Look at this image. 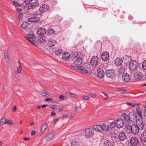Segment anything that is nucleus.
Masks as SVG:
<instances>
[{
  "instance_id": "obj_1",
  "label": "nucleus",
  "mask_w": 146,
  "mask_h": 146,
  "mask_svg": "<svg viewBox=\"0 0 146 146\" xmlns=\"http://www.w3.org/2000/svg\"><path fill=\"white\" fill-rule=\"evenodd\" d=\"M77 133H76L75 134L72 133V135L73 137L74 135L76 136H88L91 137L92 136L94 135V131L92 129L90 128H88L86 129L84 131L80 132L79 135H77Z\"/></svg>"
},
{
  "instance_id": "obj_2",
  "label": "nucleus",
  "mask_w": 146,
  "mask_h": 146,
  "mask_svg": "<svg viewBox=\"0 0 146 146\" xmlns=\"http://www.w3.org/2000/svg\"><path fill=\"white\" fill-rule=\"evenodd\" d=\"M33 0H25L24 5L28 7V9H33L36 7L38 5V3L37 1H35L30 3Z\"/></svg>"
},
{
  "instance_id": "obj_3",
  "label": "nucleus",
  "mask_w": 146,
  "mask_h": 146,
  "mask_svg": "<svg viewBox=\"0 0 146 146\" xmlns=\"http://www.w3.org/2000/svg\"><path fill=\"white\" fill-rule=\"evenodd\" d=\"M83 62V58L81 57H78L75 60L73 63H72L71 66L75 69H76L79 66V65L82 64Z\"/></svg>"
},
{
  "instance_id": "obj_4",
  "label": "nucleus",
  "mask_w": 146,
  "mask_h": 146,
  "mask_svg": "<svg viewBox=\"0 0 146 146\" xmlns=\"http://www.w3.org/2000/svg\"><path fill=\"white\" fill-rule=\"evenodd\" d=\"M90 68V66L86 64H85L84 66H79L76 69L78 70L83 73L86 74L88 73Z\"/></svg>"
},
{
  "instance_id": "obj_5",
  "label": "nucleus",
  "mask_w": 146,
  "mask_h": 146,
  "mask_svg": "<svg viewBox=\"0 0 146 146\" xmlns=\"http://www.w3.org/2000/svg\"><path fill=\"white\" fill-rule=\"evenodd\" d=\"M26 37L31 43L36 45L35 44L36 43V41L35 39L36 38V37L32 33L30 32L28 34Z\"/></svg>"
},
{
  "instance_id": "obj_6",
  "label": "nucleus",
  "mask_w": 146,
  "mask_h": 146,
  "mask_svg": "<svg viewBox=\"0 0 146 146\" xmlns=\"http://www.w3.org/2000/svg\"><path fill=\"white\" fill-rule=\"evenodd\" d=\"M138 67V63L135 60H131L129 63V68L131 71H135Z\"/></svg>"
},
{
  "instance_id": "obj_7",
  "label": "nucleus",
  "mask_w": 146,
  "mask_h": 146,
  "mask_svg": "<svg viewBox=\"0 0 146 146\" xmlns=\"http://www.w3.org/2000/svg\"><path fill=\"white\" fill-rule=\"evenodd\" d=\"M99 61V58L96 56H92L90 60V64L93 66L95 67L98 65Z\"/></svg>"
},
{
  "instance_id": "obj_8",
  "label": "nucleus",
  "mask_w": 146,
  "mask_h": 146,
  "mask_svg": "<svg viewBox=\"0 0 146 146\" xmlns=\"http://www.w3.org/2000/svg\"><path fill=\"white\" fill-rule=\"evenodd\" d=\"M116 122V127L118 128H120L123 127L124 125V122L121 118H119L115 121Z\"/></svg>"
},
{
  "instance_id": "obj_9",
  "label": "nucleus",
  "mask_w": 146,
  "mask_h": 146,
  "mask_svg": "<svg viewBox=\"0 0 146 146\" xmlns=\"http://www.w3.org/2000/svg\"><path fill=\"white\" fill-rule=\"evenodd\" d=\"M131 129L132 133L134 134H137L139 131V128L135 124H133L131 126Z\"/></svg>"
},
{
  "instance_id": "obj_10",
  "label": "nucleus",
  "mask_w": 146,
  "mask_h": 146,
  "mask_svg": "<svg viewBox=\"0 0 146 146\" xmlns=\"http://www.w3.org/2000/svg\"><path fill=\"white\" fill-rule=\"evenodd\" d=\"M136 125L140 129L143 130L144 128V125L142 120L141 119H138L136 121Z\"/></svg>"
},
{
  "instance_id": "obj_11",
  "label": "nucleus",
  "mask_w": 146,
  "mask_h": 146,
  "mask_svg": "<svg viewBox=\"0 0 146 146\" xmlns=\"http://www.w3.org/2000/svg\"><path fill=\"white\" fill-rule=\"evenodd\" d=\"M106 75L108 77L112 78L115 75V71L113 70H108L106 71Z\"/></svg>"
},
{
  "instance_id": "obj_12",
  "label": "nucleus",
  "mask_w": 146,
  "mask_h": 146,
  "mask_svg": "<svg viewBox=\"0 0 146 146\" xmlns=\"http://www.w3.org/2000/svg\"><path fill=\"white\" fill-rule=\"evenodd\" d=\"M122 79L125 82H128L131 79V76L127 73H124L122 75Z\"/></svg>"
},
{
  "instance_id": "obj_13",
  "label": "nucleus",
  "mask_w": 146,
  "mask_h": 146,
  "mask_svg": "<svg viewBox=\"0 0 146 146\" xmlns=\"http://www.w3.org/2000/svg\"><path fill=\"white\" fill-rule=\"evenodd\" d=\"M97 76L100 78H103L104 76V72L103 70L101 68H100L97 70Z\"/></svg>"
},
{
  "instance_id": "obj_14",
  "label": "nucleus",
  "mask_w": 146,
  "mask_h": 146,
  "mask_svg": "<svg viewBox=\"0 0 146 146\" xmlns=\"http://www.w3.org/2000/svg\"><path fill=\"white\" fill-rule=\"evenodd\" d=\"M109 54L108 52H103L101 56V58L103 61H106L108 59Z\"/></svg>"
},
{
  "instance_id": "obj_15",
  "label": "nucleus",
  "mask_w": 146,
  "mask_h": 146,
  "mask_svg": "<svg viewBox=\"0 0 146 146\" xmlns=\"http://www.w3.org/2000/svg\"><path fill=\"white\" fill-rule=\"evenodd\" d=\"M94 129L96 131L99 132H101L104 131L103 125H96L94 126Z\"/></svg>"
},
{
  "instance_id": "obj_16",
  "label": "nucleus",
  "mask_w": 146,
  "mask_h": 146,
  "mask_svg": "<svg viewBox=\"0 0 146 146\" xmlns=\"http://www.w3.org/2000/svg\"><path fill=\"white\" fill-rule=\"evenodd\" d=\"M138 143V139L136 137H132L130 140V143L133 146H137Z\"/></svg>"
},
{
  "instance_id": "obj_17",
  "label": "nucleus",
  "mask_w": 146,
  "mask_h": 146,
  "mask_svg": "<svg viewBox=\"0 0 146 146\" xmlns=\"http://www.w3.org/2000/svg\"><path fill=\"white\" fill-rule=\"evenodd\" d=\"M56 43V41L52 38H50L48 40V45L50 47H52L54 46Z\"/></svg>"
},
{
  "instance_id": "obj_18",
  "label": "nucleus",
  "mask_w": 146,
  "mask_h": 146,
  "mask_svg": "<svg viewBox=\"0 0 146 146\" xmlns=\"http://www.w3.org/2000/svg\"><path fill=\"white\" fill-rule=\"evenodd\" d=\"M143 76V75L141 72H137L135 74L134 78L136 80H140Z\"/></svg>"
},
{
  "instance_id": "obj_19",
  "label": "nucleus",
  "mask_w": 146,
  "mask_h": 146,
  "mask_svg": "<svg viewBox=\"0 0 146 146\" xmlns=\"http://www.w3.org/2000/svg\"><path fill=\"white\" fill-rule=\"evenodd\" d=\"M40 18L38 17H33L29 18L28 21L30 22H35L39 21Z\"/></svg>"
},
{
  "instance_id": "obj_20",
  "label": "nucleus",
  "mask_w": 146,
  "mask_h": 146,
  "mask_svg": "<svg viewBox=\"0 0 146 146\" xmlns=\"http://www.w3.org/2000/svg\"><path fill=\"white\" fill-rule=\"evenodd\" d=\"M46 32V30L44 28H41L37 31V33L38 35H43Z\"/></svg>"
},
{
  "instance_id": "obj_21",
  "label": "nucleus",
  "mask_w": 146,
  "mask_h": 146,
  "mask_svg": "<svg viewBox=\"0 0 146 146\" xmlns=\"http://www.w3.org/2000/svg\"><path fill=\"white\" fill-rule=\"evenodd\" d=\"M49 7L46 4L42 5L40 8L39 10L40 12H43L48 10Z\"/></svg>"
},
{
  "instance_id": "obj_22",
  "label": "nucleus",
  "mask_w": 146,
  "mask_h": 146,
  "mask_svg": "<svg viewBox=\"0 0 146 146\" xmlns=\"http://www.w3.org/2000/svg\"><path fill=\"white\" fill-rule=\"evenodd\" d=\"M70 56V55L69 53L65 52L62 54V59L63 60H66L69 58Z\"/></svg>"
},
{
  "instance_id": "obj_23",
  "label": "nucleus",
  "mask_w": 146,
  "mask_h": 146,
  "mask_svg": "<svg viewBox=\"0 0 146 146\" xmlns=\"http://www.w3.org/2000/svg\"><path fill=\"white\" fill-rule=\"evenodd\" d=\"M48 127L47 123H45L42 127L41 132L40 134V136H42V135Z\"/></svg>"
},
{
  "instance_id": "obj_24",
  "label": "nucleus",
  "mask_w": 146,
  "mask_h": 146,
  "mask_svg": "<svg viewBox=\"0 0 146 146\" xmlns=\"http://www.w3.org/2000/svg\"><path fill=\"white\" fill-rule=\"evenodd\" d=\"M115 65L117 66L121 65L123 62V61L119 58H117L115 60Z\"/></svg>"
},
{
  "instance_id": "obj_25",
  "label": "nucleus",
  "mask_w": 146,
  "mask_h": 146,
  "mask_svg": "<svg viewBox=\"0 0 146 146\" xmlns=\"http://www.w3.org/2000/svg\"><path fill=\"white\" fill-rule=\"evenodd\" d=\"M49 39V37L48 35L46 36H43L42 38H40V41L41 42H44L48 41Z\"/></svg>"
},
{
  "instance_id": "obj_26",
  "label": "nucleus",
  "mask_w": 146,
  "mask_h": 146,
  "mask_svg": "<svg viewBox=\"0 0 146 146\" xmlns=\"http://www.w3.org/2000/svg\"><path fill=\"white\" fill-rule=\"evenodd\" d=\"M29 24L28 23L26 22H23L22 23L21 25V27L22 29H25L29 27Z\"/></svg>"
},
{
  "instance_id": "obj_27",
  "label": "nucleus",
  "mask_w": 146,
  "mask_h": 146,
  "mask_svg": "<svg viewBox=\"0 0 146 146\" xmlns=\"http://www.w3.org/2000/svg\"><path fill=\"white\" fill-rule=\"evenodd\" d=\"M43 96H49L50 95V94L48 92L46 91H42L40 93Z\"/></svg>"
},
{
  "instance_id": "obj_28",
  "label": "nucleus",
  "mask_w": 146,
  "mask_h": 146,
  "mask_svg": "<svg viewBox=\"0 0 146 146\" xmlns=\"http://www.w3.org/2000/svg\"><path fill=\"white\" fill-rule=\"evenodd\" d=\"M136 111L137 114L141 118H142V116L141 113V111L140 108L137 107L136 108Z\"/></svg>"
},
{
  "instance_id": "obj_29",
  "label": "nucleus",
  "mask_w": 146,
  "mask_h": 146,
  "mask_svg": "<svg viewBox=\"0 0 146 146\" xmlns=\"http://www.w3.org/2000/svg\"><path fill=\"white\" fill-rule=\"evenodd\" d=\"M104 144L105 146H112L113 145L110 141L106 140L104 141Z\"/></svg>"
},
{
  "instance_id": "obj_30",
  "label": "nucleus",
  "mask_w": 146,
  "mask_h": 146,
  "mask_svg": "<svg viewBox=\"0 0 146 146\" xmlns=\"http://www.w3.org/2000/svg\"><path fill=\"white\" fill-rule=\"evenodd\" d=\"M126 104L128 105L131 106L132 107L134 108L135 107H138L140 104H133V103H127Z\"/></svg>"
},
{
  "instance_id": "obj_31",
  "label": "nucleus",
  "mask_w": 146,
  "mask_h": 146,
  "mask_svg": "<svg viewBox=\"0 0 146 146\" xmlns=\"http://www.w3.org/2000/svg\"><path fill=\"white\" fill-rule=\"evenodd\" d=\"M54 52L56 54L59 55L62 53V50L59 48H57L55 50Z\"/></svg>"
},
{
  "instance_id": "obj_32",
  "label": "nucleus",
  "mask_w": 146,
  "mask_h": 146,
  "mask_svg": "<svg viewBox=\"0 0 146 146\" xmlns=\"http://www.w3.org/2000/svg\"><path fill=\"white\" fill-rule=\"evenodd\" d=\"M125 70V68L123 67H120L118 69V73L119 74H121L123 73Z\"/></svg>"
},
{
  "instance_id": "obj_33",
  "label": "nucleus",
  "mask_w": 146,
  "mask_h": 146,
  "mask_svg": "<svg viewBox=\"0 0 146 146\" xmlns=\"http://www.w3.org/2000/svg\"><path fill=\"white\" fill-rule=\"evenodd\" d=\"M55 135V132L52 131L49 133L48 135V137H53Z\"/></svg>"
},
{
  "instance_id": "obj_34",
  "label": "nucleus",
  "mask_w": 146,
  "mask_h": 146,
  "mask_svg": "<svg viewBox=\"0 0 146 146\" xmlns=\"http://www.w3.org/2000/svg\"><path fill=\"white\" fill-rule=\"evenodd\" d=\"M71 146H79V145L78 142L76 141H74L71 142Z\"/></svg>"
},
{
  "instance_id": "obj_35",
  "label": "nucleus",
  "mask_w": 146,
  "mask_h": 146,
  "mask_svg": "<svg viewBox=\"0 0 146 146\" xmlns=\"http://www.w3.org/2000/svg\"><path fill=\"white\" fill-rule=\"evenodd\" d=\"M103 128L104 130H105L106 131H108L109 129V127L108 125H106L104 124L103 125Z\"/></svg>"
},
{
  "instance_id": "obj_36",
  "label": "nucleus",
  "mask_w": 146,
  "mask_h": 146,
  "mask_svg": "<svg viewBox=\"0 0 146 146\" xmlns=\"http://www.w3.org/2000/svg\"><path fill=\"white\" fill-rule=\"evenodd\" d=\"M54 30L52 29H49L48 31V34L51 35H53L54 33Z\"/></svg>"
},
{
  "instance_id": "obj_37",
  "label": "nucleus",
  "mask_w": 146,
  "mask_h": 146,
  "mask_svg": "<svg viewBox=\"0 0 146 146\" xmlns=\"http://www.w3.org/2000/svg\"><path fill=\"white\" fill-rule=\"evenodd\" d=\"M67 99V97L62 95H61L59 97V99L61 100H64Z\"/></svg>"
},
{
  "instance_id": "obj_38",
  "label": "nucleus",
  "mask_w": 146,
  "mask_h": 146,
  "mask_svg": "<svg viewBox=\"0 0 146 146\" xmlns=\"http://www.w3.org/2000/svg\"><path fill=\"white\" fill-rule=\"evenodd\" d=\"M133 115L132 116V118H133V121H136L138 119H137L138 117V116L134 114L133 113Z\"/></svg>"
},
{
  "instance_id": "obj_39",
  "label": "nucleus",
  "mask_w": 146,
  "mask_h": 146,
  "mask_svg": "<svg viewBox=\"0 0 146 146\" xmlns=\"http://www.w3.org/2000/svg\"><path fill=\"white\" fill-rule=\"evenodd\" d=\"M73 57L76 58L79 55V53L78 52H74L72 53Z\"/></svg>"
},
{
  "instance_id": "obj_40",
  "label": "nucleus",
  "mask_w": 146,
  "mask_h": 146,
  "mask_svg": "<svg viewBox=\"0 0 146 146\" xmlns=\"http://www.w3.org/2000/svg\"><path fill=\"white\" fill-rule=\"evenodd\" d=\"M125 121L129 123L131 121V120L130 119V117L129 116L127 115L125 118H124Z\"/></svg>"
},
{
  "instance_id": "obj_41",
  "label": "nucleus",
  "mask_w": 146,
  "mask_h": 146,
  "mask_svg": "<svg viewBox=\"0 0 146 146\" xmlns=\"http://www.w3.org/2000/svg\"><path fill=\"white\" fill-rule=\"evenodd\" d=\"M111 128L114 127L115 126L116 127V122L115 121L112 122L110 125Z\"/></svg>"
},
{
  "instance_id": "obj_42",
  "label": "nucleus",
  "mask_w": 146,
  "mask_h": 146,
  "mask_svg": "<svg viewBox=\"0 0 146 146\" xmlns=\"http://www.w3.org/2000/svg\"><path fill=\"white\" fill-rule=\"evenodd\" d=\"M68 94L72 97L76 98L77 97V96L76 94L73 93H72L71 92H69Z\"/></svg>"
},
{
  "instance_id": "obj_43",
  "label": "nucleus",
  "mask_w": 146,
  "mask_h": 146,
  "mask_svg": "<svg viewBox=\"0 0 146 146\" xmlns=\"http://www.w3.org/2000/svg\"><path fill=\"white\" fill-rule=\"evenodd\" d=\"M22 70V67L20 65L19 66L17 69V74H19L21 72Z\"/></svg>"
},
{
  "instance_id": "obj_44",
  "label": "nucleus",
  "mask_w": 146,
  "mask_h": 146,
  "mask_svg": "<svg viewBox=\"0 0 146 146\" xmlns=\"http://www.w3.org/2000/svg\"><path fill=\"white\" fill-rule=\"evenodd\" d=\"M13 3L15 5L16 7H19L21 6V5L17 1H13Z\"/></svg>"
},
{
  "instance_id": "obj_45",
  "label": "nucleus",
  "mask_w": 146,
  "mask_h": 146,
  "mask_svg": "<svg viewBox=\"0 0 146 146\" xmlns=\"http://www.w3.org/2000/svg\"><path fill=\"white\" fill-rule=\"evenodd\" d=\"M142 68L144 70H146V60H145L142 64Z\"/></svg>"
},
{
  "instance_id": "obj_46",
  "label": "nucleus",
  "mask_w": 146,
  "mask_h": 146,
  "mask_svg": "<svg viewBox=\"0 0 146 146\" xmlns=\"http://www.w3.org/2000/svg\"><path fill=\"white\" fill-rule=\"evenodd\" d=\"M60 119V117H57L56 119H54V123H56L57 121H59Z\"/></svg>"
},
{
  "instance_id": "obj_47",
  "label": "nucleus",
  "mask_w": 146,
  "mask_h": 146,
  "mask_svg": "<svg viewBox=\"0 0 146 146\" xmlns=\"http://www.w3.org/2000/svg\"><path fill=\"white\" fill-rule=\"evenodd\" d=\"M140 138L143 143L146 142V137H140Z\"/></svg>"
},
{
  "instance_id": "obj_48",
  "label": "nucleus",
  "mask_w": 146,
  "mask_h": 146,
  "mask_svg": "<svg viewBox=\"0 0 146 146\" xmlns=\"http://www.w3.org/2000/svg\"><path fill=\"white\" fill-rule=\"evenodd\" d=\"M23 14L22 13H20L19 15V18L20 21L22 20V18L23 17Z\"/></svg>"
},
{
  "instance_id": "obj_49",
  "label": "nucleus",
  "mask_w": 146,
  "mask_h": 146,
  "mask_svg": "<svg viewBox=\"0 0 146 146\" xmlns=\"http://www.w3.org/2000/svg\"><path fill=\"white\" fill-rule=\"evenodd\" d=\"M125 135V134L124 133L122 132L121 133H120L118 137H123Z\"/></svg>"
},
{
  "instance_id": "obj_50",
  "label": "nucleus",
  "mask_w": 146,
  "mask_h": 146,
  "mask_svg": "<svg viewBox=\"0 0 146 146\" xmlns=\"http://www.w3.org/2000/svg\"><path fill=\"white\" fill-rule=\"evenodd\" d=\"M5 124H13V123L11 121L8 120L6 121Z\"/></svg>"
},
{
  "instance_id": "obj_51",
  "label": "nucleus",
  "mask_w": 146,
  "mask_h": 146,
  "mask_svg": "<svg viewBox=\"0 0 146 146\" xmlns=\"http://www.w3.org/2000/svg\"><path fill=\"white\" fill-rule=\"evenodd\" d=\"M82 97L84 99L86 100H88L90 99L89 97L87 96L84 95L82 96Z\"/></svg>"
},
{
  "instance_id": "obj_52",
  "label": "nucleus",
  "mask_w": 146,
  "mask_h": 146,
  "mask_svg": "<svg viewBox=\"0 0 146 146\" xmlns=\"http://www.w3.org/2000/svg\"><path fill=\"white\" fill-rule=\"evenodd\" d=\"M1 121L2 122L5 123H5L6 122V121H7L5 117H3L2 118Z\"/></svg>"
},
{
  "instance_id": "obj_53",
  "label": "nucleus",
  "mask_w": 146,
  "mask_h": 146,
  "mask_svg": "<svg viewBox=\"0 0 146 146\" xmlns=\"http://www.w3.org/2000/svg\"><path fill=\"white\" fill-rule=\"evenodd\" d=\"M56 104V103L54 101H52L50 103V105L51 106H55Z\"/></svg>"
},
{
  "instance_id": "obj_54",
  "label": "nucleus",
  "mask_w": 146,
  "mask_h": 146,
  "mask_svg": "<svg viewBox=\"0 0 146 146\" xmlns=\"http://www.w3.org/2000/svg\"><path fill=\"white\" fill-rule=\"evenodd\" d=\"M36 133V131L35 130H33L31 133V135L33 136H34Z\"/></svg>"
},
{
  "instance_id": "obj_55",
  "label": "nucleus",
  "mask_w": 146,
  "mask_h": 146,
  "mask_svg": "<svg viewBox=\"0 0 146 146\" xmlns=\"http://www.w3.org/2000/svg\"><path fill=\"white\" fill-rule=\"evenodd\" d=\"M126 90L124 89H119L117 90V91L119 92H121V91L123 92H125L126 91Z\"/></svg>"
},
{
  "instance_id": "obj_56",
  "label": "nucleus",
  "mask_w": 146,
  "mask_h": 146,
  "mask_svg": "<svg viewBox=\"0 0 146 146\" xmlns=\"http://www.w3.org/2000/svg\"><path fill=\"white\" fill-rule=\"evenodd\" d=\"M90 95L92 97H95L96 96V94L94 93H92L90 94Z\"/></svg>"
},
{
  "instance_id": "obj_57",
  "label": "nucleus",
  "mask_w": 146,
  "mask_h": 146,
  "mask_svg": "<svg viewBox=\"0 0 146 146\" xmlns=\"http://www.w3.org/2000/svg\"><path fill=\"white\" fill-rule=\"evenodd\" d=\"M124 62L125 64H127L129 62V60H127V58H125L124 59Z\"/></svg>"
},
{
  "instance_id": "obj_58",
  "label": "nucleus",
  "mask_w": 146,
  "mask_h": 146,
  "mask_svg": "<svg viewBox=\"0 0 146 146\" xmlns=\"http://www.w3.org/2000/svg\"><path fill=\"white\" fill-rule=\"evenodd\" d=\"M141 137H144V136L146 137V132H143V133L141 134Z\"/></svg>"
},
{
  "instance_id": "obj_59",
  "label": "nucleus",
  "mask_w": 146,
  "mask_h": 146,
  "mask_svg": "<svg viewBox=\"0 0 146 146\" xmlns=\"http://www.w3.org/2000/svg\"><path fill=\"white\" fill-rule=\"evenodd\" d=\"M67 117V115H63L62 119V120H64L66 119Z\"/></svg>"
},
{
  "instance_id": "obj_60",
  "label": "nucleus",
  "mask_w": 146,
  "mask_h": 146,
  "mask_svg": "<svg viewBox=\"0 0 146 146\" xmlns=\"http://www.w3.org/2000/svg\"><path fill=\"white\" fill-rule=\"evenodd\" d=\"M12 109H13V111H14V112L15 111L17 110V107H16V106H14L13 107V108Z\"/></svg>"
},
{
  "instance_id": "obj_61",
  "label": "nucleus",
  "mask_w": 146,
  "mask_h": 146,
  "mask_svg": "<svg viewBox=\"0 0 146 146\" xmlns=\"http://www.w3.org/2000/svg\"><path fill=\"white\" fill-rule=\"evenodd\" d=\"M5 60L6 62L7 63H8V64L10 62V60H9V58L5 59Z\"/></svg>"
},
{
  "instance_id": "obj_62",
  "label": "nucleus",
  "mask_w": 146,
  "mask_h": 146,
  "mask_svg": "<svg viewBox=\"0 0 146 146\" xmlns=\"http://www.w3.org/2000/svg\"><path fill=\"white\" fill-rule=\"evenodd\" d=\"M4 56L5 59L9 58L7 54L5 53H4Z\"/></svg>"
},
{
  "instance_id": "obj_63",
  "label": "nucleus",
  "mask_w": 146,
  "mask_h": 146,
  "mask_svg": "<svg viewBox=\"0 0 146 146\" xmlns=\"http://www.w3.org/2000/svg\"><path fill=\"white\" fill-rule=\"evenodd\" d=\"M64 110V108L63 107H59V110L60 111H62Z\"/></svg>"
},
{
  "instance_id": "obj_64",
  "label": "nucleus",
  "mask_w": 146,
  "mask_h": 146,
  "mask_svg": "<svg viewBox=\"0 0 146 146\" xmlns=\"http://www.w3.org/2000/svg\"><path fill=\"white\" fill-rule=\"evenodd\" d=\"M23 139L25 141H28L30 139L29 137H23Z\"/></svg>"
}]
</instances>
